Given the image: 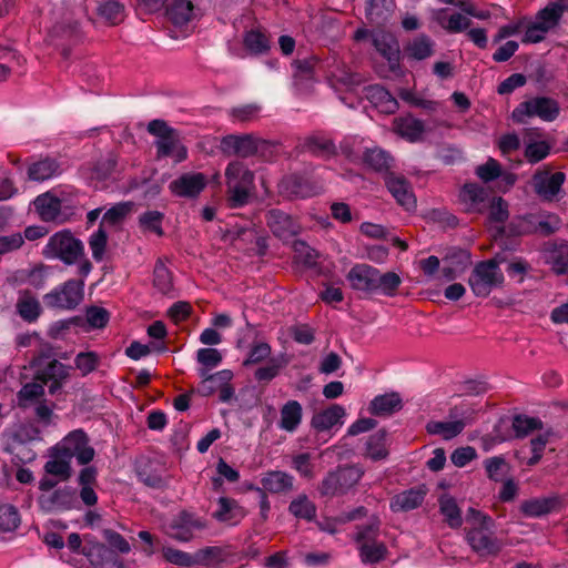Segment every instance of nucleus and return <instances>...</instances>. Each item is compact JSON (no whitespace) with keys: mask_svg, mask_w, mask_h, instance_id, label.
<instances>
[{"mask_svg":"<svg viewBox=\"0 0 568 568\" xmlns=\"http://www.w3.org/2000/svg\"><path fill=\"white\" fill-rule=\"evenodd\" d=\"M226 203L231 209L247 205L255 192V174L240 160L231 161L224 171Z\"/></svg>","mask_w":568,"mask_h":568,"instance_id":"obj_1","label":"nucleus"},{"mask_svg":"<svg viewBox=\"0 0 568 568\" xmlns=\"http://www.w3.org/2000/svg\"><path fill=\"white\" fill-rule=\"evenodd\" d=\"M466 539L471 549L480 557L496 556L501 549V542L494 535L491 517L469 508L466 514Z\"/></svg>","mask_w":568,"mask_h":568,"instance_id":"obj_2","label":"nucleus"},{"mask_svg":"<svg viewBox=\"0 0 568 568\" xmlns=\"http://www.w3.org/2000/svg\"><path fill=\"white\" fill-rule=\"evenodd\" d=\"M364 475V469L358 465H339L329 470L317 486L321 497L332 499L346 495L355 487Z\"/></svg>","mask_w":568,"mask_h":568,"instance_id":"obj_3","label":"nucleus"},{"mask_svg":"<svg viewBox=\"0 0 568 568\" xmlns=\"http://www.w3.org/2000/svg\"><path fill=\"white\" fill-rule=\"evenodd\" d=\"M148 132L155 136L156 158H173L180 163L187 158V150L182 144L179 132L164 120L155 119L149 122Z\"/></svg>","mask_w":568,"mask_h":568,"instance_id":"obj_4","label":"nucleus"},{"mask_svg":"<svg viewBox=\"0 0 568 568\" xmlns=\"http://www.w3.org/2000/svg\"><path fill=\"white\" fill-rule=\"evenodd\" d=\"M44 253L48 257L59 258L64 264L73 265L84 257V246L71 231L62 230L49 239Z\"/></svg>","mask_w":568,"mask_h":568,"instance_id":"obj_5","label":"nucleus"},{"mask_svg":"<svg viewBox=\"0 0 568 568\" xmlns=\"http://www.w3.org/2000/svg\"><path fill=\"white\" fill-rule=\"evenodd\" d=\"M475 409L468 403H460L449 409V417L454 420L438 422L430 420L426 425V430L430 435H439L445 440L458 436L467 424L474 419Z\"/></svg>","mask_w":568,"mask_h":568,"instance_id":"obj_6","label":"nucleus"},{"mask_svg":"<svg viewBox=\"0 0 568 568\" xmlns=\"http://www.w3.org/2000/svg\"><path fill=\"white\" fill-rule=\"evenodd\" d=\"M272 144L254 134H229L222 138L220 149L225 155L239 158H251L256 154L263 155L271 149Z\"/></svg>","mask_w":568,"mask_h":568,"instance_id":"obj_7","label":"nucleus"},{"mask_svg":"<svg viewBox=\"0 0 568 568\" xmlns=\"http://www.w3.org/2000/svg\"><path fill=\"white\" fill-rule=\"evenodd\" d=\"M378 536V524L358 527L355 541L363 564L374 565L386 558L387 547L384 542L377 540Z\"/></svg>","mask_w":568,"mask_h":568,"instance_id":"obj_8","label":"nucleus"},{"mask_svg":"<svg viewBox=\"0 0 568 568\" xmlns=\"http://www.w3.org/2000/svg\"><path fill=\"white\" fill-rule=\"evenodd\" d=\"M84 297V281L68 280L43 296L49 308L71 311L77 308Z\"/></svg>","mask_w":568,"mask_h":568,"instance_id":"obj_9","label":"nucleus"},{"mask_svg":"<svg viewBox=\"0 0 568 568\" xmlns=\"http://www.w3.org/2000/svg\"><path fill=\"white\" fill-rule=\"evenodd\" d=\"M504 282V274L495 260L479 262L473 270L468 283L476 296L486 297Z\"/></svg>","mask_w":568,"mask_h":568,"instance_id":"obj_10","label":"nucleus"},{"mask_svg":"<svg viewBox=\"0 0 568 568\" xmlns=\"http://www.w3.org/2000/svg\"><path fill=\"white\" fill-rule=\"evenodd\" d=\"M31 366L36 368L34 379L49 385L50 394H55L70 377L71 367L54 358L45 364H41V357L33 358Z\"/></svg>","mask_w":568,"mask_h":568,"instance_id":"obj_11","label":"nucleus"},{"mask_svg":"<svg viewBox=\"0 0 568 568\" xmlns=\"http://www.w3.org/2000/svg\"><path fill=\"white\" fill-rule=\"evenodd\" d=\"M559 104L556 100L547 97H536L521 102L513 112L516 121L523 122L525 116H537L544 121L551 122L559 114Z\"/></svg>","mask_w":568,"mask_h":568,"instance_id":"obj_12","label":"nucleus"},{"mask_svg":"<svg viewBox=\"0 0 568 568\" xmlns=\"http://www.w3.org/2000/svg\"><path fill=\"white\" fill-rule=\"evenodd\" d=\"M54 448L69 459L75 457L80 465L89 464L94 457V449L89 445V438L82 429L69 433Z\"/></svg>","mask_w":568,"mask_h":568,"instance_id":"obj_13","label":"nucleus"},{"mask_svg":"<svg viewBox=\"0 0 568 568\" xmlns=\"http://www.w3.org/2000/svg\"><path fill=\"white\" fill-rule=\"evenodd\" d=\"M566 181L564 172L552 173L548 166L538 169L531 179L535 193L546 202H552L560 196L562 184Z\"/></svg>","mask_w":568,"mask_h":568,"instance_id":"obj_14","label":"nucleus"},{"mask_svg":"<svg viewBox=\"0 0 568 568\" xmlns=\"http://www.w3.org/2000/svg\"><path fill=\"white\" fill-rule=\"evenodd\" d=\"M78 498L74 489L61 487L51 493L41 494L38 505L44 513H61L77 507Z\"/></svg>","mask_w":568,"mask_h":568,"instance_id":"obj_15","label":"nucleus"},{"mask_svg":"<svg viewBox=\"0 0 568 568\" xmlns=\"http://www.w3.org/2000/svg\"><path fill=\"white\" fill-rule=\"evenodd\" d=\"M207 179L203 173L190 172L184 173L173 180L169 184L172 194L179 197L194 199L197 197L205 189Z\"/></svg>","mask_w":568,"mask_h":568,"instance_id":"obj_16","label":"nucleus"},{"mask_svg":"<svg viewBox=\"0 0 568 568\" xmlns=\"http://www.w3.org/2000/svg\"><path fill=\"white\" fill-rule=\"evenodd\" d=\"M216 509L212 513V517L227 526L239 525L247 515V511L237 500L230 497H220L216 500Z\"/></svg>","mask_w":568,"mask_h":568,"instance_id":"obj_17","label":"nucleus"},{"mask_svg":"<svg viewBox=\"0 0 568 568\" xmlns=\"http://www.w3.org/2000/svg\"><path fill=\"white\" fill-rule=\"evenodd\" d=\"M14 310L17 315L28 324L38 322L43 313L38 296L30 290H20L18 292Z\"/></svg>","mask_w":568,"mask_h":568,"instance_id":"obj_18","label":"nucleus"},{"mask_svg":"<svg viewBox=\"0 0 568 568\" xmlns=\"http://www.w3.org/2000/svg\"><path fill=\"white\" fill-rule=\"evenodd\" d=\"M385 184L397 203L405 210L410 211L416 207V197L409 182L404 176L389 173L385 178Z\"/></svg>","mask_w":568,"mask_h":568,"instance_id":"obj_19","label":"nucleus"},{"mask_svg":"<svg viewBox=\"0 0 568 568\" xmlns=\"http://www.w3.org/2000/svg\"><path fill=\"white\" fill-rule=\"evenodd\" d=\"M266 223L272 233L281 240H288L298 232V225L292 216L278 209H272L266 213Z\"/></svg>","mask_w":568,"mask_h":568,"instance_id":"obj_20","label":"nucleus"},{"mask_svg":"<svg viewBox=\"0 0 568 568\" xmlns=\"http://www.w3.org/2000/svg\"><path fill=\"white\" fill-rule=\"evenodd\" d=\"M372 41L375 49L388 61L389 69L395 71L399 67V45L395 37L385 31H375Z\"/></svg>","mask_w":568,"mask_h":568,"instance_id":"obj_21","label":"nucleus"},{"mask_svg":"<svg viewBox=\"0 0 568 568\" xmlns=\"http://www.w3.org/2000/svg\"><path fill=\"white\" fill-rule=\"evenodd\" d=\"M561 507V498L557 495H551L525 500L520 505V510L527 517H541L550 513L559 511Z\"/></svg>","mask_w":568,"mask_h":568,"instance_id":"obj_22","label":"nucleus"},{"mask_svg":"<svg viewBox=\"0 0 568 568\" xmlns=\"http://www.w3.org/2000/svg\"><path fill=\"white\" fill-rule=\"evenodd\" d=\"M280 190L290 196L305 199L318 194L321 187L303 176L293 174L282 179Z\"/></svg>","mask_w":568,"mask_h":568,"instance_id":"obj_23","label":"nucleus"},{"mask_svg":"<svg viewBox=\"0 0 568 568\" xmlns=\"http://www.w3.org/2000/svg\"><path fill=\"white\" fill-rule=\"evenodd\" d=\"M376 276L377 268L367 264H357L351 268L346 277L354 290L375 292Z\"/></svg>","mask_w":568,"mask_h":568,"instance_id":"obj_24","label":"nucleus"},{"mask_svg":"<svg viewBox=\"0 0 568 568\" xmlns=\"http://www.w3.org/2000/svg\"><path fill=\"white\" fill-rule=\"evenodd\" d=\"M81 554L97 568H111L118 562V556L114 551L99 541H89L82 548Z\"/></svg>","mask_w":568,"mask_h":568,"instance_id":"obj_25","label":"nucleus"},{"mask_svg":"<svg viewBox=\"0 0 568 568\" xmlns=\"http://www.w3.org/2000/svg\"><path fill=\"white\" fill-rule=\"evenodd\" d=\"M34 210L43 222L62 221V202L50 192L38 195L33 201Z\"/></svg>","mask_w":568,"mask_h":568,"instance_id":"obj_26","label":"nucleus"},{"mask_svg":"<svg viewBox=\"0 0 568 568\" xmlns=\"http://www.w3.org/2000/svg\"><path fill=\"white\" fill-rule=\"evenodd\" d=\"M345 415L346 412L343 406L333 404L328 408L316 413L312 417L311 426L316 432H326L335 426H342Z\"/></svg>","mask_w":568,"mask_h":568,"instance_id":"obj_27","label":"nucleus"},{"mask_svg":"<svg viewBox=\"0 0 568 568\" xmlns=\"http://www.w3.org/2000/svg\"><path fill=\"white\" fill-rule=\"evenodd\" d=\"M303 419V407L295 399L287 400L280 409L277 427L286 433H295Z\"/></svg>","mask_w":568,"mask_h":568,"instance_id":"obj_28","label":"nucleus"},{"mask_svg":"<svg viewBox=\"0 0 568 568\" xmlns=\"http://www.w3.org/2000/svg\"><path fill=\"white\" fill-rule=\"evenodd\" d=\"M264 493L286 494L293 490L294 477L285 471L271 470L261 478Z\"/></svg>","mask_w":568,"mask_h":568,"instance_id":"obj_29","label":"nucleus"},{"mask_svg":"<svg viewBox=\"0 0 568 568\" xmlns=\"http://www.w3.org/2000/svg\"><path fill=\"white\" fill-rule=\"evenodd\" d=\"M426 496V489L414 487L395 495L390 500L393 511H409L419 507Z\"/></svg>","mask_w":568,"mask_h":568,"instance_id":"obj_30","label":"nucleus"},{"mask_svg":"<svg viewBox=\"0 0 568 568\" xmlns=\"http://www.w3.org/2000/svg\"><path fill=\"white\" fill-rule=\"evenodd\" d=\"M366 97L371 103L382 113L393 114L398 110L397 100L382 85H369Z\"/></svg>","mask_w":568,"mask_h":568,"instance_id":"obj_31","label":"nucleus"},{"mask_svg":"<svg viewBox=\"0 0 568 568\" xmlns=\"http://www.w3.org/2000/svg\"><path fill=\"white\" fill-rule=\"evenodd\" d=\"M63 170L62 164L58 160L44 158L29 166L28 176L32 181L42 182L59 176Z\"/></svg>","mask_w":568,"mask_h":568,"instance_id":"obj_32","label":"nucleus"},{"mask_svg":"<svg viewBox=\"0 0 568 568\" xmlns=\"http://www.w3.org/2000/svg\"><path fill=\"white\" fill-rule=\"evenodd\" d=\"M394 131L409 142H417L422 139L425 131L423 121L412 116L405 115L395 118L393 121Z\"/></svg>","mask_w":568,"mask_h":568,"instance_id":"obj_33","label":"nucleus"},{"mask_svg":"<svg viewBox=\"0 0 568 568\" xmlns=\"http://www.w3.org/2000/svg\"><path fill=\"white\" fill-rule=\"evenodd\" d=\"M435 42L426 34H419L404 47L406 58L422 61L434 54Z\"/></svg>","mask_w":568,"mask_h":568,"instance_id":"obj_34","label":"nucleus"},{"mask_svg":"<svg viewBox=\"0 0 568 568\" xmlns=\"http://www.w3.org/2000/svg\"><path fill=\"white\" fill-rule=\"evenodd\" d=\"M40 429L34 426L33 424H24L21 425L14 433V440L18 442V445L13 447L14 450H18L16 453L17 457L23 462H32L36 458V453L32 450H28L23 456H20V450H23V443L26 442H32L40 439Z\"/></svg>","mask_w":568,"mask_h":568,"instance_id":"obj_35","label":"nucleus"},{"mask_svg":"<svg viewBox=\"0 0 568 568\" xmlns=\"http://www.w3.org/2000/svg\"><path fill=\"white\" fill-rule=\"evenodd\" d=\"M545 261L558 275L568 274V245L554 244L545 252Z\"/></svg>","mask_w":568,"mask_h":568,"instance_id":"obj_36","label":"nucleus"},{"mask_svg":"<svg viewBox=\"0 0 568 568\" xmlns=\"http://www.w3.org/2000/svg\"><path fill=\"white\" fill-rule=\"evenodd\" d=\"M170 21L178 27L187 24L194 17V7L190 0H173L166 9Z\"/></svg>","mask_w":568,"mask_h":568,"instance_id":"obj_37","label":"nucleus"},{"mask_svg":"<svg viewBox=\"0 0 568 568\" xmlns=\"http://www.w3.org/2000/svg\"><path fill=\"white\" fill-rule=\"evenodd\" d=\"M402 399L397 393L376 396L369 405V412L373 415H390L402 408Z\"/></svg>","mask_w":568,"mask_h":568,"instance_id":"obj_38","label":"nucleus"},{"mask_svg":"<svg viewBox=\"0 0 568 568\" xmlns=\"http://www.w3.org/2000/svg\"><path fill=\"white\" fill-rule=\"evenodd\" d=\"M288 511L297 519L313 521L316 518L317 507L307 495L300 494L290 503Z\"/></svg>","mask_w":568,"mask_h":568,"instance_id":"obj_39","label":"nucleus"},{"mask_svg":"<svg viewBox=\"0 0 568 568\" xmlns=\"http://www.w3.org/2000/svg\"><path fill=\"white\" fill-rule=\"evenodd\" d=\"M524 220L529 223L531 231L549 235L556 232L560 226V219L556 214H527Z\"/></svg>","mask_w":568,"mask_h":568,"instance_id":"obj_40","label":"nucleus"},{"mask_svg":"<svg viewBox=\"0 0 568 568\" xmlns=\"http://www.w3.org/2000/svg\"><path fill=\"white\" fill-rule=\"evenodd\" d=\"M44 385L36 381L24 384L17 394L18 405L21 408H28L43 399Z\"/></svg>","mask_w":568,"mask_h":568,"instance_id":"obj_41","label":"nucleus"},{"mask_svg":"<svg viewBox=\"0 0 568 568\" xmlns=\"http://www.w3.org/2000/svg\"><path fill=\"white\" fill-rule=\"evenodd\" d=\"M363 162L376 172H386L392 165L393 158L388 152L375 146L364 151Z\"/></svg>","mask_w":568,"mask_h":568,"instance_id":"obj_42","label":"nucleus"},{"mask_svg":"<svg viewBox=\"0 0 568 568\" xmlns=\"http://www.w3.org/2000/svg\"><path fill=\"white\" fill-rule=\"evenodd\" d=\"M462 201L469 211H481L487 199L485 190L475 183L465 184L460 192Z\"/></svg>","mask_w":568,"mask_h":568,"instance_id":"obj_43","label":"nucleus"},{"mask_svg":"<svg viewBox=\"0 0 568 568\" xmlns=\"http://www.w3.org/2000/svg\"><path fill=\"white\" fill-rule=\"evenodd\" d=\"M562 13L564 10L559 2L557 0H552L537 13L535 21L549 32L551 29L558 26Z\"/></svg>","mask_w":568,"mask_h":568,"instance_id":"obj_44","label":"nucleus"},{"mask_svg":"<svg viewBox=\"0 0 568 568\" xmlns=\"http://www.w3.org/2000/svg\"><path fill=\"white\" fill-rule=\"evenodd\" d=\"M366 456L372 460H382L388 456L385 430H378L368 437L366 442Z\"/></svg>","mask_w":568,"mask_h":568,"instance_id":"obj_45","label":"nucleus"},{"mask_svg":"<svg viewBox=\"0 0 568 568\" xmlns=\"http://www.w3.org/2000/svg\"><path fill=\"white\" fill-rule=\"evenodd\" d=\"M97 11L100 18L112 26L120 23L124 19L123 6L114 0L100 2Z\"/></svg>","mask_w":568,"mask_h":568,"instance_id":"obj_46","label":"nucleus"},{"mask_svg":"<svg viewBox=\"0 0 568 568\" xmlns=\"http://www.w3.org/2000/svg\"><path fill=\"white\" fill-rule=\"evenodd\" d=\"M243 41L245 48L254 54H262L270 49V40L266 33L260 29L247 31Z\"/></svg>","mask_w":568,"mask_h":568,"instance_id":"obj_47","label":"nucleus"},{"mask_svg":"<svg viewBox=\"0 0 568 568\" xmlns=\"http://www.w3.org/2000/svg\"><path fill=\"white\" fill-rule=\"evenodd\" d=\"M439 508L446 523L452 528H459L463 524L460 509L456 500L452 497H443L439 500Z\"/></svg>","mask_w":568,"mask_h":568,"instance_id":"obj_48","label":"nucleus"},{"mask_svg":"<svg viewBox=\"0 0 568 568\" xmlns=\"http://www.w3.org/2000/svg\"><path fill=\"white\" fill-rule=\"evenodd\" d=\"M318 64L315 59L297 60L293 63L295 68L294 81L295 85L301 87L303 83L313 81L315 68Z\"/></svg>","mask_w":568,"mask_h":568,"instance_id":"obj_49","label":"nucleus"},{"mask_svg":"<svg viewBox=\"0 0 568 568\" xmlns=\"http://www.w3.org/2000/svg\"><path fill=\"white\" fill-rule=\"evenodd\" d=\"M70 463L71 459L63 456L62 453L55 452L53 448L52 458L44 465V469L48 474L68 478L70 476Z\"/></svg>","mask_w":568,"mask_h":568,"instance_id":"obj_50","label":"nucleus"},{"mask_svg":"<svg viewBox=\"0 0 568 568\" xmlns=\"http://www.w3.org/2000/svg\"><path fill=\"white\" fill-rule=\"evenodd\" d=\"M20 514L13 505H0V532H11L20 525Z\"/></svg>","mask_w":568,"mask_h":568,"instance_id":"obj_51","label":"nucleus"},{"mask_svg":"<svg viewBox=\"0 0 568 568\" xmlns=\"http://www.w3.org/2000/svg\"><path fill=\"white\" fill-rule=\"evenodd\" d=\"M542 423L539 418L526 415H516L513 419V429L516 437L523 438L536 429H541Z\"/></svg>","mask_w":568,"mask_h":568,"instance_id":"obj_52","label":"nucleus"},{"mask_svg":"<svg viewBox=\"0 0 568 568\" xmlns=\"http://www.w3.org/2000/svg\"><path fill=\"white\" fill-rule=\"evenodd\" d=\"M163 213L159 211H148L140 215L139 224L143 232L154 233L158 236L163 235L162 221Z\"/></svg>","mask_w":568,"mask_h":568,"instance_id":"obj_53","label":"nucleus"},{"mask_svg":"<svg viewBox=\"0 0 568 568\" xmlns=\"http://www.w3.org/2000/svg\"><path fill=\"white\" fill-rule=\"evenodd\" d=\"M118 164L116 156L109 153L105 158L100 159L92 169L91 179L104 181L109 179L115 171Z\"/></svg>","mask_w":568,"mask_h":568,"instance_id":"obj_54","label":"nucleus"},{"mask_svg":"<svg viewBox=\"0 0 568 568\" xmlns=\"http://www.w3.org/2000/svg\"><path fill=\"white\" fill-rule=\"evenodd\" d=\"M376 288L375 292H381L384 295L393 296L395 295L399 284H400V277L394 273V272H387V273H381L377 270V276H376Z\"/></svg>","mask_w":568,"mask_h":568,"instance_id":"obj_55","label":"nucleus"},{"mask_svg":"<svg viewBox=\"0 0 568 568\" xmlns=\"http://www.w3.org/2000/svg\"><path fill=\"white\" fill-rule=\"evenodd\" d=\"M153 283L162 294L169 295L173 291L172 274L162 262L155 264Z\"/></svg>","mask_w":568,"mask_h":568,"instance_id":"obj_56","label":"nucleus"},{"mask_svg":"<svg viewBox=\"0 0 568 568\" xmlns=\"http://www.w3.org/2000/svg\"><path fill=\"white\" fill-rule=\"evenodd\" d=\"M329 81L333 85L341 84L345 88H353L362 82L358 74L349 72L344 65L329 71Z\"/></svg>","mask_w":568,"mask_h":568,"instance_id":"obj_57","label":"nucleus"},{"mask_svg":"<svg viewBox=\"0 0 568 568\" xmlns=\"http://www.w3.org/2000/svg\"><path fill=\"white\" fill-rule=\"evenodd\" d=\"M261 106L252 103L241 106H235L229 110L227 114L232 122L245 123L257 118Z\"/></svg>","mask_w":568,"mask_h":568,"instance_id":"obj_58","label":"nucleus"},{"mask_svg":"<svg viewBox=\"0 0 568 568\" xmlns=\"http://www.w3.org/2000/svg\"><path fill=\"white\" fill-rule=\"evenodd\" d=\"M100 363V357L95 352H81L74 358V366L81 372L82 376L94 372Z\"/></svg>","mask_w":568,"mask_h":568,"instance_id":"obj_59","label":"nucleus"},{"mask_svg":"<svg viewBox=\"0 0 568 568\" xmlns=\"http://www.w3.org/2000/svg\"><path fill=\"white\" fill-rule=\"evenodd\" d=\"M439 23L448 32L458 33L467 30L471 24V20L459 12H455L448 18H439Z\"/></svg>","mask_w":568,"mask_h":568,"instance_id":"obj_60","label":"nucleus"},{"mask_svg":"<svg viewBox=\"0 0 568 568\" xmlns=\"http://www.w3.org/2000/svg\"><path fill=\"white\" fill-rule=\"evenodd\" d=\"M307 150L318 156H329L335 153L334 143L323 136H311L306 142Z\"/></svg>","mask_w":568,"mask_h":568,"instance_id":"obj_61","label":"nucleus"},{"mask_svg":"<svg viewBox=\"0 0 568 568\" xmlns=\"http://www.w3.org/2000/svg\"><path fill=\"white\" fill-rule=\"evenodd\" d=\"M377 7L373 8V0H369L366 9L367 19L376 24L383 23L392 11L393 3L389 0L377 1Z\"/></svg>","mask_w":568,"mask_h":568,"instance_id":"obj_62","label":"nucleus"},{"mask_svg":"<svg viewBox=\"0 0 568 568\" xmlns=\"http://www.w3.org/2000/svg\"><path fill=\"white\" fill-rule=\"evenodd\" d=\"M106 243L108 235L101 226L90 235L89 246L92 251V256L95 261H102L105 253Z\"/></svg>","mask_w":568,"mask_h":568,"instance_id":"obj_63","label":"nucleus"},{"mask_svg":"<svg viewBox=\"0 0 568 568\" xmlns=\"http://www.w3.org/2000/svg\"><path fill=\"white\" fill-rule=\"evenodd\" d=\"M272 348L266 342H257L254 343L247 354V357L244 361L245 366L258 364L264 359L268 358L271 355Z\"/></svg>","mask_w":568,"mask_h":568,"instance_id":"obj_64","label":"nucleus"}]
</instances>
